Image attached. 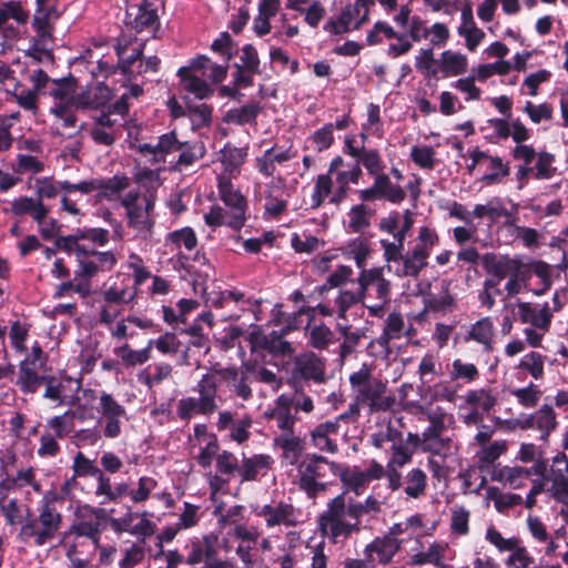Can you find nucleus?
<instances>
[{
    "instance_id": "nucleus-1",
    "label": "nucleus",
    "mask_w": 568,
    "mask_h": 568,
    "mask_svg": "<svg viewBox=\"0 0 568 568\" xmlns=\"http://www.w3.org/2000/svg\"><path fill=\"white\" fill-rule=\"evenodd\" d=\"M136 150L153 164L176 169L186 168L204 155L202 143L180 141L174 131L160 135L156 143H140Z\"/></svg>"
},
{
    "instance_id": "nucleus-2",
    "label": "nucleus",
    "mask_w": 568,
    "mask_h": 568,
    "mask_svg": "<svg viewBox=\"0 0 568 568\" xmlns=\"http://www.w3.org/2000/svg\"><path fill=\"white\" fill-rule=\"evenodd\" d=\"M219 196L225 207L214 205L204 214V221L209 226H229L233 231H240L246 220L248 202L242 192L236 189L230 176H217Z\"/></svg>"
},
{
    "instance_id": "nucleus-3",
    "label": "nucleus",
    "mask_w": 568,
    "mask_h": 568,
    "mask_svg": "<svg viewBox=\"0 0 568 568\" xmlns=\"http://www.w3.org/2000/svg\"><path fill=\"white\" fill-rule=\"evenodd\" d=\"M89 408L97 413V426L106 439L119 438L130 420L129 413L112 394L87 388L82 392Z\"/></svg>"
},
{
    "instance_id": "nucleus-4",
    "label": "nucleus",
    "mask_w": 568,
    "mask_h": 568,
    "mask_svg": "<svg viewBox=\"0 0 568 568\" xmlns=\"http://www.w3.org/2000/svg\"><path fill=\"white\" fill-rule=\"evenodd\" d=\"M354 399L369 413L386 412L394 407L396 398L388 392L387 383L374 377L372 368L363 364L349 376Z\"/></svg>"
},
{
    "instance_id": "nucleus-5",
    "label": "nucleus",
    "mask_w": 568,
    "mask_h": 568,
    "mask_svg": "<svg viewBox=\"0 0 568 568\" xmlns=\"http://www.w3.org/2000/svg\"><path fill=\"white\" fill-rule=\"evenodd\" d=\"M356 509L349 507L342 495L328 504V509L321 516V527L334 544L345 541L353 532L359 530L361 523L356 518Z\"/></svg>"
},
{
    "instance_id": "nucleus-6",
    "label": "nucleus",
    "mask_w": 568,
    "mask_h": 568,
    "mask_svg": "<svg viewBox=\"0 0 568 568\" xmlns=\"http://www.w3.org/2000/svg\"><path fill=\"white\" fill-rule=\"evenodd\" d=\"M338 471L339 464L314 454L298 463L296 481L300 489L305 491L310 498H315L325 489V484L320 480H329L332 477H336Z\"/></svg>"
},
{
    "instance_id": "nucleus-7",
    "label": "nucleus",
    "mask_w": 568,
    "mask_h": 568,
    "mask_svg": "<svg viewBox=\"0 0 568 568\" xmlns=\"http://www.w3.org/2000/svg\"><path fill=\"white\" fill-rule=\"evenodd\" d=\"M357 283L362 293V305L372 316L382 317L384 307L390 301V285L384 277V268L362 270Z\"/></svg>"
},
{
    "instance_id": "nucleus-8",
    "label": "nucleus",
    "mask_w": 568,
    "mask_h": 568,
    "mask_svg": "<svg viewBox=\"0 0 568 568\" xmlns=\"http://www.w3.org/2000/svg\"><path fill=\"white\" fill-rule=\"evenodd\" d=\"M194 390L199 397H183L178 402L176 414L182 420L189 422L197 415L210 416L217 408L215 377L204 374Z\"/></svg>"
},
{
    "instance_id": "nucleus-9",
    "label": "nucleus",
    "mask_w": 568,
    "mask_h": 568,
    "mask_svg": "<svg viewBox=\"0 0 568 568\" xmlns=\"http://www.w3.org/2000/svg\"><path fill=\"white\" fill-rule=\"evenodd\" d=\"M61 520V514L45 504L37 518H31L21 526L19 536L24 542L44 546L55 538Z\"/></svg>"
},
{
    "instance_id": "nucleus-10",
    "label": "nucleus",
    "mask_w": 568,
    "mask_h": 568,
    "mask_svg": "<svg viewBox=\"0 0 568 568\" xmlns=\"http://www.w3.org/2000/svg\"><path fill=\"white\" fill-rule=\"evenodd\" d=\"M438 241L439 237L434 230L427 226L420 227L416 245L403 256L399 265L394 268V273L399 277H417L427 266L432 248Z\"/></svg>"
},
{
    "instance_id": "nucleus-11",
    "label": "nucleus",
    "mask_w": 568,
    "mask_h": 568,
    "mask_svg": "<svg viewBox=\"0 0 568 568\" xmlns=\"http://www.w3.org/2000/svg\"><path fill=\"white\" fill-rule=\"evenodd\" d=\"M81 189H83L81 181L77 183H72L68 180L57 181L52 176H43L34 180V193L37 199L43 202L44 199H54L62 192L63 194L60 199L61 210L72 216L82 214L75 200L71 199V194L75 192L81 193Z\"/></svg>"
},
{
    "instance_id": "nucleus-12",
    "label": "nucleus",
    "mask_w": 568,
    "mask_h": 568,
    "mask_svg": "<svg viewBox=\"0 0 568 568\" xmlns=\"http://www.w3.org/2000/svg\"><path fill=\"white\" fill-rule=\"evenodd\" d=\"M205 375H212L215 377L216 389L220 384L224 382L231 393L242 400H248L252 398L251 384L254 382L252 367L242 366L241 368L223 367L212 368Z\"/></svg>"
},
{
    "instance_id": "nucleus-13",
    "label": "nucleus",
    "mask_w": 568,
    "mask_h": 568,
    "mask_svg": "<svg viewBox=\"0 0 568 568\" xmlns=\"http://www.w3.org/2000/svg\"><path fill=\"white\" fill-rule=\"evenodd\" d=\"M81 381L69 376H49L47 379L43 397L57 404V406H78L87 404L80 402V392H83Z\"/></svg>"
},
{
    "instance_id": "nucleus-14",
    "label": "nucleus",
    "mask_w": 568,
    "mask_h": 568,
    "mask_svg": "<svg viewBox=\"0 0 568 568\" xmlns=\"http://www.w3.org/2000/svg\"><path fill=\"white\" fill-rule=\"evenodd\" d=\"M252 513L264 519L267 528L276 526L292 527L298 523V513L291 505L283 501L265 505H251Z\"/></svg>"
},
{
    "instance_id": "nucleus-15",
    "label": "nucleus",
    "mask_w": 568,
    "mask_h": 568,
    "mask_svg": "<svg viewBox=\"0 0 568 568\" xmlns=\"http://www.w3.org/2000/svg\"><path fill=\"white\" fill-rule=\"evenodd\" d=\"M444 418L433 417L430 426L423 433L420 448L442 457L453 455L457 447L450 437L443 435Z\"/></svg>"
},
{
    "instance_id": "nucleus-16",
    "label": "nucleus",
    "mask_w": 568,
    "mask_h": 568,
    "mask_svg": "<svg viewBox=\"0 0 568 568\" xmlns=\"http://www.w3.org/2000/svg\"><path fill=\"white\" fill-rule=\"evenodd\" d=\"M448 547L445 542L424 541L419 537L414 539V545L408 550L410 565H434L440 566Z\"/></svg>"
},
{
    "instance_id": "nucleus-17",
    "label": "nucleus",
    "mask_w": 568,
    "mask_h": 568,
    "mask_svg": "<svg viewBox=\"0 0 568 568\" xmlns=\"http://www.w3.org/2000/svg\"><path fill=\"white\" fill-rule=\"evenodd\" d=\"M105 510L85 506L79 510L77 521L72 525V532L77 536L87 537L92 540L95 547H99L101 536V520L104 518Z\"/></svg>"
},
{
    "instance_id": "nucleus-18",
    "label": "nucleus",
    "mask_w": 568,
    "mask_h": 568,
    "mask_svg": "<svg viewBox=\"0 0 568 568\" xmlns=\"http://www.w3.org/2000/svg\"><path fill=\"white\" fill-rule=\"evenodd\" d=\"M93 410L87 404H78L77 408L67 410L62 415L53 416L45 424V432L53 434L57 438L67 437L73 429L72 418L80 422L93 419Z\"/></svg>"
},
{
    "instance_id": "nucleus-19",
    "label": "nucleus",
    "mask_w": 568,
    "mask_h": 568,
    "mask_svg": "<svg viewBox=\"0 0 568 568\" xmlns=\"http://www.w3.org/2000/svg\"><path fill=\"white\" fill-rule=\"evenodd\" d=\"M483 130L489 132L490 139L496 140H505L511 135L513 140L518 144L529 138L525 125L519 120L514 119H489Z\"/></svg>"
},
{
    "instance_id": "nucleus-20",
    "label": "nucleus",
    "mask_w": 568,
    "mask_h": 568,
    "mask_svg": "<svg viewBox=\"0 0 568 568\" xmlns=\"http://www.w3.org/2000/svg\"><path fill=\"white\" fill-rule=\"evenodd\" d=\"M253 419L250 415L245 414L240 417L234 416L230 410H222L219 413L216 427L219 430L230 429L231 440L242 444L251 436V428Z\"/></svg>"
},
{
    "instance_id": "nucleus-21",
    "label": "nucleus",
    "mask_w": 568,
    "mask_h": 568,
    "mask_svg": "<svg viewBox=\"0 0 568 568\" xmlns=\"http://www.w3.org/2000/svg\"><path fill=\"white\" fill-rule=\"evenodd\" d=\"M130 180L125 175H114L108 179H90L81 181V194H90L94 191H99L100 195L108 199L114 200L118 195L128 189Z\"/></svg>"
},
{
    "instance_id": "nucleus-22",
    "label": "nucleus",
    "mask_w": 568,
    "mask_h": 568,
    "mask_svg": "<svg viewBox=\"0 0 568 568\" xmlns=\"http://www.w3.org/2000/svg\"><path fill=\"white\" fill-rule=\"evenodd\" d=\"M123 123L110 113H102L90 129L92 140L100 145L111 146L122 133Z\"/></svg>"
},
{
    "instance_id": "nucleus-23",
    "label": "nucleus",
    "mask_w": 568,
    "mask_h": 568,
    "mask_svg": "<svg viewBox=\"0 0 568 568\" xmlns=\"http://www.w3.org/2000/svg\"><path fill=\"white\" fill-rule=\"evenodd\" d=\"M402 544L403 539L384 535L383 537L375 538L366 546L365 556L373 562L377 561L378 564L386 565L392 561L393 557L400 549Z\"/></svg>"
},
{
    "instance_id": "nucleus-24",
    "label": "nucleus",
    "mask_w": 568,
    "mask_h": 568,
    "mask_svg": "<svg viewBox=\"0 0 568 568\" xmlns=\"http://www.w3.org/2000/svg\"><path fill=\"white\" fill-rule=\"evenodd\" d=\"M469 158L471 160V163L468 165L469 170H474L475 166L484 164L488 170L491 171L490 173H487L483 176V180L487 184L496 183L500 180V178L508 174V168L498 156H491L480 151L479 149H474L469 152Z\"/></svg>"
},
{
    "instance_id": "nucleus-25",
    "label": "nucleus",
    "mask_w": 568,
    "mask_h": 568,
    "mask_svg": "<svg viewBox=\"0 0 568 568\" xmlns=\"http://www.w3.org/2000/svg\"><path fill=\"white\" fill-rule=\"evenodd\" d=\"M266 417L275 422L276 427L285 434L294 432L295 415L293 414L292 398L285 394L280 395L274 407L265 413Z\"/></svg>"
},
{
    "instance_id": "nucleus-26",
    "label": "nucleus",
    "mask_w": 568,
    "mask_h": 568,
    "mask_svg": "<svg viewBox=\"0 0 568 568\" xmlns=\"http://www.w3.org/2000/svg\"><path fill=\"white\" fill-rule=\"evenodd\" d=\"M48 377L47 375L39 374L34 362L26 358L19 364L16 385L24 394H34L42 385L45 386Z\"/></svg>"
},
{
    "instance_id": "nucleus-27",
    "label": "nucleus",
    "mask_w": 568,
    "mask_h": 568,
    "mask_svg": "<svg viewBox=\"0 0 568 568\" xmlns=\"http://www.w3.org/2000/svg\"><path fill=\"white\" fill-rule=\"evenodd\" d=\"M295 369L305 379L322 383L325 379V363L312 352L296 356Z\"/></svg>"
},
{
    "instance_id": "nucleus-28",
    "label": "nucleus",
    "mask_w": 568,
    "mask_h": 568,
    "mask_svg": "<svg viewBox=\"0 0 568 568\" xmlns=\"http://www.w3.org/2000/svg\"><path fill=\"white\" fill-rule=\"evenodd\" d=\"M154 207V199L142 200V203L126 211L128 225L136 231L138 234L146 236L153 226L151 212Z\"/></svg>"
},
{
    "instance_id": "nucleus-29",
    "label": "nucleus",
    "mask_w": 568,
    "mask_h": 568,
    "mask_svg": "<svg viewBox=\"0 0 568 568\" xmlns=\"http://www.w3.org/2000/svg\"><path fill=\"white\" fill-rule=\"evenodd\" d=\"M491 478L513 489H518L531 481V471L530 468L521 466H498L494 468Z\"/></svg>"
},
{
    "instance_id": "nucleus-30",
    "label": "nucleus",
    "mask_w": 568,
    "mask_h": 568,
    "mask_svg": "<svg viewBox=\"0 0 568 568\" xmlns=\"http://www.w3.org/2000/svg\"><path fill=\"white\" fill-rule=\"evenodd\" d=\"M494 337L495 329L491 318L483 317L469 326L464 339L476 342L484 352L489 353L494 348Z\"/></svg>"
},
{
    "instance_id": "nucleus-31",
    "label": "nucleus",
    "mask_w": 568,
    "mask_h": 568,
    "mask_svg": "<svg viewBox=\"0 0 568 568\" xmlns=\"http://www.w3.org/2000/svg\"><path fill=\"white\" fill-rule=\"evenodd\" d=\"M181 87L184 91L193 94L196 99L203 100L213 94V89L190 67H182L178 71Z\"/></svg>"
},
{
    "instance_id": "nucleus-32",
    "label": "nucleus",
    "mask_w": 568,
    "mask_h": 568,
    "mask_svg": "<svg viewBox=\"0 0 568 568\" xmlns=\"http://www.w3.org/2000/svg\"><path fill=\"white\" fill-rule=\"evenodd\" d=\"M481 262L487 273L496 276L498 280L514 275L517 271H520L521 265L518 260L507 256H497L491 253L485 254L481 257Z\"/></svg>"
},
{
    "instance_id": "nucleus-33",
    "label": "nucleus",
    "mask_w": 568,
    "mask_h": 568,
    "mask_svg": "<svg viewBox=\"0 0 568 568\" xmlns=\"http://www.w3.org/2000/svg\"><path fill=\"white\" fill-rule=\"evenodd\" d=\"M362 175V169L358 163H354L348 170H342L333 175L334 196L331 203L339 204L343 202L349 191L351 184H357Z\"/></svg>"
},
{
    "instance_id": "nucleus-34",
    "label": "nucleus",
    "mask_w": 568,
    "mask_h": 568,
    "mask_svg": "<svg viewBox=\"0 0 568 568\" xmlns=\"http://www.w3.org/2000/svg\"><path fill=\"white\" fill-rule=\"evenodd\" d=\"M274 445L282 452V459L288 465H295L304 450L303 439L294 432L280 434L274 437Z\"/></svg>"
},
{
    "instance_id": "nucleus-35",
    "label": "nucleus",
    "mask_w": 568,
    "mask_h": 568,
    "mask_svg": "<svg viewBox=\"0 0 568 568\" xmlns=\"http://www.w3.org/2000/svg\"><path fill=\"white\" fill-rule=\"evenodd\" d=\"M458 34L465 39V45L470 52H474L485 39V32L476 26L470 8L462 10Z\"/></svg>"
},
{
    "instance_id": "nucleus-36",
    "label": "nucleus",
    "mask_w": 568,
    "mask_h": 568,
    "mask_svg": "<svg viewBox=\"0 0 568 568\" xmlns=\"http://www.w3.org/2000/svg\"><path fill=\"white\" fill-rule=\"evenodd\" d=\"M272 464L273 458L265 454H258L248 458H244L240 469L242 481H252L265 476Z\"/></svg>"
},
{
    "instance_id": "nucleus-37",
    "label": "nucleus",
    "mask_w": 568,
    "mask_h": 568,
    "mask_svg": "<svg viewBox=\"0 0 568 568\" xmlns=\"http://www.w3.org/2000/svg\"><path fill=\"white\" fill-rule=\"evenodd\" d=\"M197 245V237L192 227H182L166 234L164 247L166 253H176L180 255L181 248L192 251Z\"/></svg>"
},
{
    "instance_id": "nucleus-38",
    "label": "nucleus",
    "mask_w": 568,
    "mask_h": 568,
    "mask_svg": "<svg viewBox=\"0 0 568 568\" xmlns=\"http://www.w3.org/2000/svg\"><path fill=\"white\" fill-rule=\"evenodd\" d=\"M37 10L32 19V28L39 42L52 41L53 27L51 23L52 10L45 7L47 0H36Z\"/></svg>"
},
{
    "instance_id": "nucleus-39",
    "label": "nucleus",
    "mask_w": 568,
    "mask_h": 568,
    "mask_svg": "<svg viewBox=\"0 0 568 568\" xmlns=\"http://www.w3.org/2000/svg\"><path fill=\"white\" fill-rule=\"evenodd\" d=\"M287 209L286 194L282 186L273 183L266 186L264 215L268 219L280 217Z\"/></svg>"
},
{
    "instance_id": "nucleus-40",
    "label": "nucleus",
    "mask_w": 568,
    "mask_h": 568,
    "mask_svg": "<svg viewBox=\"0 0 568 568\" xmlns=\"http://www.w3.org/2000/svg\"><path fill=\"white\" fill-rule=\"evenodd\" d=\"M247 156L246 148H236L226 144L221 150V163L224 166V172L221 175L230 176L232 180L239 174L240 166L244 163Z\"/></svg>"
},
{
    "instance_id": "nucleus-41",
    "label": "nucleus",
    "mask_w": 568,
    "mask_h": 568,
    "mask_svg": "<svg viewBox=\"0 0 568 568\" xmlns=\"http://www.w3.org/2000/svg\"><path fill=\"white\" fill-rule=\"evenodd\" d=\"M7 210L16 216L30 215L32 220H38L44 211L45 204L37 197L21 195L9 202Z\"/></svg>"
},
{
    "instance_id": "nucleus-42",
    "label": "nucleus",
    "mask_w": 568,
    "mask_h": 568,
    "mask_svg": "<svg viewBox=\"0 0 568 568\" xmlns=\"http://www.w3.org/2000/svg\"><path fill=\"white\" fill-rule=\"evenodd\" d=\"M189 67L202 78H207L214 83L222 82L226 77L227 68L213 62L205 55L193 59Z\"/></svg>"
},
{
    "instance_id": "nucleus-43",
    "label": "nucleus",
    "mask_w": 568,
    "mask_h": 568,
    "mask_svg": "<svg viewBox=\"0 0 568 568\" xmlns=\"http://www.w3.org/2000/svg\"><path fill=\"white\" fill-rule=\"evenodd\" d=\"M261 111L257 102H248L239 108L227 110L223 116V121L230 124L245 125L255 123Z\"/></svg>"
},
{
    "instance_id": "nucleus-44",
    "label": "nucleus",
    "mask_w": 568,
    "mask_h": 568,
    "mask_svg": "<svg viewBox=\"0 0 568 568\" xmlns=\"http://www.w3.org/2000/svg\"><path fill=\"white\" fill-rule=\"evenodd\" d=\"M468 69V59L464 53L446 50L440 54V70L446 77H457Z\"/></svg>"
},
{
    "instance_id": "nucleus-45",
    "label": "nucleus",
    "mask_w": 568,
    "mask_h": 568,
    "mask_svg": "<svg viewBox=\"0 0 568 568\" xmlns=\"http://www.w3.org/2000/svg\"><path fill=\"white\" fill-rule=\"evenodd\" d=\"M78 267L74 271V278L78 283L85 284L89 292L91 291V278L95 276L100 271L97 265V261L94 260L91 248H88L87 252L79 254L77 258Z\"/></svg>"
},
{
    "instance_id": "nucleus-46",
    "label": "nucleus",
    "mask_w": 568,
    "mask_h": 568,
    "mask_svg": "<svg viewBox=\"0 0 568 568\" xmlns=\"http://www.w3.org/2000/svg\"><path fill=\"white\" fill-rule=\"evenodd\" d=\"M403 485L408 498L418 499L427 490V475L420 468H413L406 474Z\"/></svg>"
},
{
    "instance_id": "nucleus-47",
    "label": "nucleus",
    "mask_w": 568,
    "mask_h": 568,
    "mask_svg": "<svg viewBox=\"0 0 568 568\" xmlns=\"http://www.w3.org/2000/svg\"><path fill=\"white\" fill-rule=\"evenodd\" d=\"M372 211L364 204H357L351 207L347 213L345 226L348 232L362 233L371 225Z\"/></svg>"
},
{
    "instance_id": "nucleus-48",
    "label": "nucleus",
    "mask_w": 568,
    "mask_h": 568,
    "mask_svg": "<svg viewBox=\"0 0 568 568\" xmlns=\"http://www.w3.org/2000/svg\"><path fill=\"white\" fill-rule=\"evenodd\" d=\"M334 182L333 178L329 174H320L314 183L313 193L311 196V206L313 209H317L323 205V203L334 196Z\"/></svg>"
},
{
    "instance_id": "nucleus-49",
    "label": "nucleus",
    "mask_w": 568,
    "mask_h": 568,
    "mask_svg": "<svg viewBox=\"0 0 568 568\" xmlns=\"http://www.w3.org/2000/svg\"><path fill=\"white\" fill-rule=\"evenodd\" d=\"M336 477H338L343 484L356 495L362 494L368 485L364 471L357 467L348 468L339 464V471Z\"/></svg>"
},
{
    "instance_id": "nucleus-50",
    "label": "nucleus",
    "mask_w": 568,
    "mask_h": 568,
    "mask_svg": "<svg viewBox=\"0 0 568 568\" xmlns=\"http://www.w3.org/2000/svg\"><path fill=\"white\" fill-rule=\"evenodd\" d=\"M374 182L384 200L392 203H400L406 196L404 189L397 184H393L389 176L383 172L374 175Z\"/></svg>"
},
{
    "instance_id": "nucleus-51",
    "label": "nucleus",
    "mask_w": 568,
    "mask_h": 568,
    "mask_svg": "<svg viewBox=\"0 0 568 568\" xmlns=\"http://www.w3.org/2000/svg\"><path fill=\"white\" fill-rule=\"evenodd\" d=\"M158 480L151 476H141L128 491V497L134 505L144 504L158 487Z\"/></svg>"
},
{
    "instance_id": "nucleus-52",
    "label": "nucleus",
    "mask_w": 568,
    "mask_h": 568,
    "mask_svg": "<svg viewBox=\"0 0 568 568\" xmlns=\"http://www.w3.org/2000/svg\"><path fill=\"white\" fill-rule=\"evenodd\" d=\"M465 400L470 408L484 414L489 412L496 405L497 397L490 390L480 388L468 392Z\"/></svg>"
},
{
    "instance_id": "nucleus-53",
    "label": "nucleus",
    "mask_w": 568,
    "mask_h": 568,
    "mask_svg": "<svg viewBox=\"0 0 568 568\" xmlns=\"http://www.w3.org/2000/svg\"><path fill=\"white\" fill-rule=\"evenodd\" d=\"M136 294V287L130 285L113 284L102 293L105 303L120 305L131 303Z\"/></svg>"
},
{
    "instance_id": "nucleus-54",
    "label": "nucleus",
    "mask_w": 568,
    "mask_h": 568,
    "mask_svg": "<svg viewBox=\"0 0 568 568\" xmlns=\"http://www.w3.org/2000/svg\"><path fill=\"white\" fill-rule=\"evenodd\" d=\"M172 366L168 363H155L143 372L140 379L149 387H153L168 379L172 374Z\"/></svg>"
},
{
    "instance_id": "nucleus-55",
    "label": "nucleus",
    "mask_w": 568,
    "mask_h": 568,
    "mask_svg": "<svg viewBox=\"0 0 568 568\" xmlns=\"http://www.w3.org/2000/svg\"><path fill=\"white\" fill-rule=\"evenodd\" d=\"M116 54L119 57V62L121 63V68L124 73H134L136 70H134V64L136 62L140 63L141 55H142V48L141 45H135L129 49L128 44H121L116 47Z\"/></svg>"
},
{
    "instance_id": "nucleus-56",
    "label": "nucleus",
    "mask_w": 568,
    "mask_h": 568,
    "mask_svg": "<svg viewBox=\"0 0 568 568\" xmlns=\"http://www.w3.org/2000/svg\"><path fill=\"white\" fill-rule=\"evenodd\" d=\"M404 241L402 235L393 241L381 240V247L383 248L384 257L388 263L389 270L395 268L402 262L404 256Z\"/></svg>"
},
{
    "instance_id": "nucleus-57",
    "label": "nucleus",
    "mask_w": 568,
    "mask_h": 568,
    "mask_svg": "<svg viewBox=\"0 0 568 568\" xmlns=\"http://www.w3.org/2000/svg\"><path fill=\"white\" fill-rule=\"evenodd\" d=\"M244 294L236 290L211 292L206 298L207 304L214 308H230L242 302Z\"/></svg>"
},
{
    "instance_id": "nucleus-58",
    "label": "nucleus",
    "mask_w": 568,
    "mask_h": 568,
    "mask_svg": "<svg viewBox=\"0 0 568 568\" xmlns=\"http://www.w3.org/2000/svg\"><path fill=\"white\" fill-rule=\"evenodd\" d=\"M473 72L477 77V81L484 82L495 74H507L511 70V62L506 60H497L493 63H481L474 67Z\"/></svg>"
},
{
    "instance_id": "nucleus-59",
    "label": "nucleus",
    "mask_w": 568,
    "mask_h": 568,
    "mask_svg": "<svg viewBox=\"0 0 568 568\" xmlns=\"http://www.w3.org/2000/svg\"><path fill=\"white\" fill-rule=\"evenodd\" d=\"M306 335L308 344L316 349H325L334 338L331 328L324 324L308 327Z\"/></svg>"
},
{
    "instance_id": "nucleus-60",
    "label": "nucleus",
    "mask_w": 568,
    "mask_h": 568,
    "mask_svg": "<svg viewBox=\"0 0 568 568\" xmlns=\"http://www.w3.org/2000/svg\"><path fill=\"white\" fill-rule=\"evenodd\" d=\"M345 252L355 261L357 267L365 270L364 266L371 253L367 240L357 237L348 241Z\"/></svg>"
},
{
    "instance_id": "nucleus-61",
    "label": "nucleus",
    "mask_w": 568,
    "mask_h": 568,
    "mask_svg": "<svg viewBox=\"0 0 568 568\" xmlns=\"http://www.w3.org/2000/svg\"><path fill=\"white\" fill-rule=\"evenodd\" d=\"M505 213V207L498 199H491L485 204H476L473 210L474 219H488L490 223L497 222Z\"/></svg>"
},
{
    "instance_id": "nucleus-62",
    "label": "nucleus",
    "mask_w": 568,
    "mask_h": 568,
    "mask_svg": "<svg viewBox=\"0 0 568 568\" xmlns=\"http://www.w3.org/2000/svg\"><path fill=\"white\" fill-rule=\"evenodd\" d=\"M48 93L54 99V104L70 105L73 101L74 89L64 80H52Z\"/></svg>"
},
{
    "instance_id": "nucleus-63",
    "label": "nucleus",
    "mask_w": 568,
    "mask_h": 568,
    "mask_svg": "<svg viewBox=\"0 0 568 568\" xmlns=\"http://www.w3.org/2000/svg\"><path fill=\"white\" fill-rule=\"evenodd\" d=\"M186 116L193 129L207 126L211 122L212 108L205 103H189Z\"/></svg>"
},
{
    "instance_id": "nucleus-64",
    "label": "nucleus",
    "mask_w": 568,
    "mask_h": 568,
    "mask_svg": "<svg viewBox=\"0 0 568 568\" xmlns=\"http://www.w3.org/2000/svg\"><path fill=\"white\" fill-rule=\"evenodd\" d=\"M547 491L551 493V496L558 503H565L568 500V478L566 474H562L560 468L552 469L550 477V486Z\"/></svg>"
}]
</instances>
